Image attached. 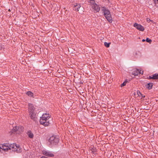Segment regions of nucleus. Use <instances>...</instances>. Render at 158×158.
Here are the masks:
<instances>
[{
    "mask_svg": "<svg viewBox=\"0 0 158 158\" xmlns=\"http://www.w3.org/2000/svg\"><path fill=\"white\" fill-rule=\"evenodd\" d=\"M49 118L50 117L48 114H47L46 113L43 114L40 119V124L45 127L48 126L50 124L48 120Z\"/></svg>",
    "mask_w": 158,
    "mask_h": 158,
    "instance_id": "1",
    "label": "nucleus"
},
{
    "mask_svg": "<svg viewBox=\"0 0 158 158\" xmlns=\"http://www.w3.org/2000/svg\"><path fill=\"white\" fill-rule=\"evenodd\" d=\"M35 108L32 104H28V111L29 115L31 119L34 121L36 120V114L34 112Z\"/></svg>",
    "mask_w": 158,
    "mask_h": 158,
    "instance_id": "2",
    "label": "nucleus"
},
{
    "mask_svg": "<svg viewBox=\"0 0 158 158\" xmlns=\"http://www.w3.org/2000/svg\"><path fill=\"white\" fill-rule=\"evenodd\" d=\"M102 11L104 13V16L108 22L111 23L112 21V18L109 10L106 9L105 7H103L102 9Z\"/></svg>",
    "mask_w": 158,
    "mask_h": 158,
    "instance_id": "3",
    "label": "nucleus"
},
{
    "mask_svg": "<svg viewBox=\"0 0 158 158\" xmlns=\"http://www.w3.org/2000/svg\"><path fill=\"white\" fill-rule=\"evenodd\" d=\"M49 141L52 144H57L59 142L58 136L53 135L49 139Z\"/></svg>",
    "mask_w": 158,
    "mask_h": 158,
    "instance_id": "4",
    "label": "nucleus"
},
{
    "mask_svg": "<svg viewBox=\"0 0 158 158\" xmlns=\"http://www.w3.org/2000/svg\"><path fill=\"white\" fill-rule=\"evenodd\" d=\"M7 145L9 148L8 150L12 149L13 151H16L17 152H21V149L15 143L10 144H7Z\"/></svg>",
    "mask_w": 158,
    "mask_h": 158,
    "instance_id": "5",
    "label": "nucleus"
},
{
    "mask_svg": "<svg viewBox=\"0 0 158 158\" xmlns=\"http://www.w3.org/2000/svg\"><path fill=\"white\" fill-rule=\"evenodd\" d=\"M23 131V127L21 126H15L12 130V132H16V134H20Z\"/></svg>",
    "mask_w": 158,
    "mask_h": 158,
    "instance_id": "6",
    "label": "nucleus"
},
{
    "mask_svg": "<svg viewBox=\"0 0 158 158\" xmlns=\"http://www.w3.org/2000/svg\"><path fill=\"white\" fill-rule=\"evenodd\" d=\"M143 72L140 69H136L132 72V74L134 76L138 75L139 74H143Z\"/></svg>",
    "mask_w": 158,
    "mask_h": 158,
    "instance_id": "7",
    "label": "nucleus"
},
{
    "mask_svg": "<svg viewBox=\"0 0 158 158\" xmlns=\"http://www.w3.org/2000/svg\"><path fill=\"white\" fill-rule=\"evenodd\" d=\"M134 26L136 27L138 30L140 31H143L144 30V28L141 25L135 23L134 24Z\"/></svg>",
    "mask_w": 158,
    "mask_h": 158,
    "instance_id": "8",
    "label": "nucleus"
},
{
    "mask_svg": "<svg viewBox=\"0 0 158 158\" xmlns=\"http://www.w3.org/2000/svg\"><path fill=\"white\" fill-rule=\"evenodd\" d=\"M92 8L94 9L95 12H99L100 10V7L97 4H94L92 6Z\"/></svg>",
    "mask_w": 158,
    "mask_h": 158,
    "instance_id": "9",
    "label": "nucleus"
},
{
    "mask_svg": "<svg viewBox=\"0 0 158 158\" xmlns=\"http://www.w3.org/2000/svg\"><path fill=\"white\" fill-rule=\"evenodd\" d=\"M0 148L3 150L6 151L8 150L9 148L8 147L7 144H4L2 145L1 146H0Z\"/></svg>",
    "mask_w": 158,
    "mask_h": 158,
    "instance_id": "10",
    "label": "nucleus"
},
{
    "mask_svg": "<svg viewBox=\"0 0 158 158\" xmlns=\"http://www.w3.org/2000/svg\"><path fill=\"white\" fill-rule=\"evenodd\" d=\"M43 154L48 156L53 157L54 156V154L50 152L45 151L43 152Z\"/></svg>",
    "mask_w": 158,
    "mask_h": 158,
    "instance_id": "11",
    "label": "nucleus"
},
{
    "mask_svg": "<svg viewBox=\"0 0 158 158\" xmlns=\"http://www.w3.org/2000/svg\"><path fill=\"white\" fill-rule=\"evenodd\" d=\"M153 84L152 83H149L146 85V87L148 89H150L152 88Z\"/></svg>",
    "mask_w": 158,
    "mask_h": 158,
    "instance_id": "12",
    "label": "nucleus"
},
{
    "mask_svg": "<svg viewBox=\"0 0 158 158\" xmlns=\"http://www.w3.org/2000/svg\"><path fill=\"white\" fill-rule=\"evenodd\" d=\"M27 134L28 135L29 137L30 138L32 139L33 138L34 135L31 131H28L27 133Z\"/></svg>",
    "mask_w": 158,
    "mask_h": 158,
    "instance_id": "13",
    "label": "nucleus"
},
{
    "mask_svg": "<svg viewBox=\"0 0 158 158\" xmlns=\"http://www.w3.org/2000/svg\"><path fill=\"white\" fill-rule=\"evenodd\" d=\"M81 5H80L77 4L75 6L73 10L76 11H78Z\"/></svg>",
    "mask_w": 158,
    "mask_h": 158,
    "instance_id": "14",
    "label": "nucleus"
},
{
    "mask_svg": "<svg viewBox=\"0 0 158 158\" xmlns=\"http://www.w3.org/2000/svg\"><path fill=\"white\" fill-rule=\"evenodd\" d=\"M26 94L28 96H29L30 97L34 98V97H33L34 94H33V93L30 91L27 92L26 93Z\"/></svg>",
    "mask_w": 158,
    "mask_h": 158,
    "instance_id": "15",
    "label": "nucleus"
},
{
    "mask_svg": "<svg viewBox=\"0 0 158 158\" xmlns=\"http://www.w3.org/2000/svg\"><path fill=\"white\" fill-rule=\"evenodd\" d=\"M156 7H158V0H153Z\"/></svg>",
    "mask_w": 158,
    "mask_h": 158,
    "instance_id": "16",
    "label": "nucleus"
},
{
    "mask_svg": "<svg viewBox=\"0 0 158 158\" xmlns=\"http://www.w3.org/2000/svg\"><path fill=\"white\" fill-rule=\"evenodd\" d=\"M104 45L106 47L108 48L110 46V43H107L106 42H105L104 43Z\"/></svg>",
    "mask_w": 158,
    "mask_h": 158,
    "instance_id": "17",
    "label": "nucleus"
},
{
    "mask_svg": "<svg viewBox=\"0 0 158 158\" xmlns=\"http://www.w3.org/2000/svg\"><path fill=\"white\" fill-rule=\"evenodd\" d=\"M127 81H125L124 82H123V83H122V84H121V87H122L123 86H124V85H126V84L127 83Z\"/></svg>",
    "mask_w": 158,
    "mask_h": 158,
    "instance_id": "18",
    "label": "nucleus"
},
{
    "mask_svg": "<svg viewBox=\"0 0 158 158\" xmlns=\"http://www.w3.org/2000/svg\"><path fill=\"white\" fill-rule=\"evenodd\" d=\"M89 1H90V3L93 5L94 4H96L95 3V2L94 0H90Z\"/></svg>",
    "mask_w": 158,
    "mask_h": 158,
    "instance_id": "19",
    "label": "nucleus"
},
{
    "mask_svg": "<svg viewBox=\"0 0 158 158\" xmlns=\"http://www.w3.org/2000/svg\"><path fill=\"white\" fill-rule=\"evenodd\" d=\"M146 41L148 43H151L152 41V40L148 38H147L146 40Z\"/></svg>",
    "mask_w": 158,
    "mask_h": 158,
    "instance_id": "20",
    "label": "nucleus"
},
{
    "mask_svg": "<svg viewBox=\"0 0 158 158\" xmlns=\"http://www.w3.org/2000/svg\"><path fill=\"white\" fill-rule=\"evenodd\" d=\"M155 76V79H158V74H154Z\"/></svg>",
    "mask_w": 158,
    "mask_h": 158,
    "instance_id": "21",
    "label": "nucleus"
},
{
    "mask_svg": "<svg viewBox=\"0 0 158 158\" xmlns=\"http://www.w3.org/2000/svg\"><path fill=\"white\" fill-rule=\"evenodd\" d=\"M151 79L156 80L154 74L152 75V76H151Z\"/></svg>",
    "mask_w": 158,
    "mask_h": 158,
    "instance_id": "22",
    "label": "nucleus"
},
{
    "mask_svg": "<svg viewBox=\"0 0 158 158\" xmlns=\"http://www.w3.org/2000/svg\"><path fill=\"white\" fill-rule=\"evenodd\" d=\"M137 94H138V95L139 96H140V95H141V96H142V94L139 92V91H137Z\"/></svg>",
    "mask_w": 158,
    "mask_h": 158,
    "instance_id": "23",
    "label": "nucleus"
},
{
    "mask_svg": "<svg viewBox=\"0 0 158 158\" xmlns=\"http://www.w3.org/2000/svg\"><path fill=\"white\" fill-rule=\"evenodd\" d=\"M91 151L93 153H94V152H95V150L94 149H92L91 150Z\"/></svg>",
    "mask_w": 158,
    "mask_h": 158,
    "instance_id": "24",
    "label": "nucleus"
},
{
    "mask_svg": "<svg viewBox=\"0 0 158 158\" xmlns=\"http://www.w3.org/2000/svg\"><path fill=\"white\" fill-rule=\"evenodd\" d=\"M151 20L149 19V18H147V21L148 22H149L150 21H151Z\"/></svg>",
    "mask_w": 158,
    "mask_h": 158,
    "instance_id": "25",
    "label": "nucleus"
},
{
    "mask_svg": "<svg viewBox=\"0 0 158 158\" xmlns=\"http://www.w3.org/2000/svg\"><path fill=\"white\" fill-rule=\"evenodd\" d=\"M2 45L1 44H0V50L2 49Z\"/></svg>",
    "mask_w": 158,
    "mask_h": 158,
    "instance_id": "26",
    "label": "nucleus"
},
{
    "mask_svg": "<svg viewBox=\"0 0 158 158\" xmlns=\"http://www.w3.org/2000/svg\"><path fill=\"white\" fill-rule=\"evenodd\" d=\"M148 79H151V76H149L148 77Z\"/></svg>",
    "mask_w": 158,
    "mask_h": 158,
    "instance_id": "27",
    "label": "nucleus"
},
{
    "mask_svg": "<svg viewBox=\"0 0 158 158\" xmlns=\"http://www.w3.org/2000/svg\"><path fill=\"white\" fill-rule=\"evenodd\" d=\"M41 158H48V157H46V156H42L41 157Z\"/></svg>",
    "mask_w": 158,
    "mask_h": 158,
    "instance_id": "28",
    "label": "nucleus"
},
{
    "mask_svg": "<svg viewBox=\"0 0 158 158\" xmlns=\"http://www.w3.org/2000/svg\"><path fill=\"white\" fill-rule=\"evenodd\" d=\"M145 41V40H144V39H143V40H142V41H143V42H144V41Z\"/></svg>",
    "mask_w": 158,
    "mask_h": 158,
    "instance_id": "29",
    "label": "nucleus"
},
{
    "mask_svg": "<svg viewBox=\"0 0 158 158\" xmlns=\"http://www.w3.org/2000/svg\"><path fill=\"white\" fill-rule=\"evenodd\" d=\"M8 11H9V12L10 11V9H9L8 10Z\"/></svg>",
    "mask_w": 158,
    "mask_h": 158,
    "instance_id": "30",
    "label": "nucleus"
},
{
    "mask_svg": "<svg viewBox=\"0 0 158 158\" xmlns=\"http://www.w3.org/2000/svg\"><path fill=\"white\" fill-rule=\"evenodd\" d=\"M142 97L144 98L145 97V96H142Z\"/></svg>",
    "mask_w": 158,
    "mask_h": 158,
    "instance_id": "31",
    "label": "nucleus"
}]
</instances>
